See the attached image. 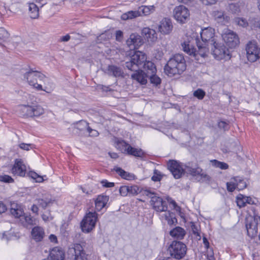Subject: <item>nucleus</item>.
I'll return each instance as SVG.
<instances>
[{"instance_id":"obj_1","label":"nucleus","mask_w":260,"mask_h":260,"mask_svg":"<svg viewBox=\"0 0 260 260\" xmlns=\"http://www.w3.org/2000/svg\"><path fill=\"white\" fill-rule=\"evenodd\" d=\"M202 42L200 41L198 37L195 38L198 51L190 44V42L184 41L181 45L183 50L188 55L192 56L196 59L199 60V56L205 57L208 56L209 52V46H212L215 43V30L212 27H209L202 29L200 32Z\"/></svg>"},{"instance_id":"obj_2","label":"nucleus","mask_w":260,"mask_h":260,"mask_svg":"<svg viewBox=\"0 0 260 260\" xmlns=\"http://www.w3.org/2000/svg\"><path fill=\"white\" fill-rule=\"evenodd\" d=\"M146 55L141 51H135L125 62L126 68L131 71H137L143 68L148 75L155 74L156 68L154 64L146 60Z\"/></svg>"},{"instance_id":"obj_3","label":"nucleus","mask_w":260,"mask_h":260,"mask_svg":"<svg viewBox=\"0 0 260 260\" xmlns=\"http://www.w3.org/2000/svg\"><path fill=\"white\" fill-rule=\"evenodd\" d=\"M143 194L151 198L150 204L156 211L164 212L160 215V218L162 220L167 221L170 226L177 222V219L173 214L167 210L168 206L166 201H164L155 193L149 190H143Z\"/></svg>"},{"instance_id":"obj_4","label":"nucleus","mask_w":260,"mask_h":260,"mask_svg":"<svg viewBox=\"0 0 260 260\" xmlns=\"http://www.w3.org/2000/svg\"><path fill=\"white\" fill-rule=\"evenodd\" d=\"M185 69L184 57L180 54H175L170 58L164 68L165 73L169 77L181 74Z\"/></svg>"},{"instance_id":"obj_5","label":"nucleus","mask_w":260,"mask_h":260,"mask_svg":"<svg viewBox=\"0 0 260 260\" xmlns=\"http://www.w3.org/2000/svg\"><path fill=\"white\" fill-rule=\"evenodd\" d=\"M10 213L15 218H20L21 221L24 219L28 225H33L37 224V220L30 215L24 214L21 206L15 203L11 204Z\"/></svg>"},{"instance_id":"obj_6","label":"nucleus","mask_w":260,"mask_h":260,"mask_svg":"<svg viewBox=\"0 0 260 260\" xmlns=\"http://www.w3.org/2000/svg\"><path fill=\"white\" fill-rule=\"evenodd\" d=\"M24 77L30 86L38 90H42V86L38 83V82L42 81L45 78V75L42 73L30 70L24 75Z\"/></svg>"},{"instance_id":"obj_7","label":"nucleus","mask_w":260,"mask_h":260,"mask_svg":"<svg viewBox=\"0 0 260 260\" xmlns=\"http://www.w3.org/2000/svg\"><path fill=\"white\" fill-rule=\"evenodd\" d=\"M247 59L253 62L259 58L260 49L255 41H249L245 46Z\"/></svg>"},{"instance_id":"obj_8","label":"nucleus","mask_w":260,"mask_h":260,"mask_svg":"<svg viewBox=\"0 0 260 260\" xmlns=\"http://www.w3.org/2000/svg\"><path fill=\"white\" fill-rule=\"evenodd\" d=\"M169 251L172 257L179 259L185 255L186 247L182 242L173 241L169 247Z\"/></svg>"},{"instance_id":"obj_9","label":"nucleus","mask_w":260,"mask_h":260,"mask_svg":"<svg viewBox=\"0 0 260 260\" xmlns=\"http://www.w3.org/2000/svg\"><path fill=\"white\" fill-rule=\"evenodd\" d=\"M210 48L211 49L212 54L216 59L220 60L229 58L230 51L223 44H217L215 42L212 46H209Z\"/></svg>"},{"instance_id":"obj_10","label":"nucleus","mask_w":260,"mask_h":260,"mask_svg":"<svg viewBox=\"0 0 260 260\" xmlns=\"http://www.w3.org/2000/svg\"><path fill=\"white\" fill-rule=\"evenodd\" d=\"M222 37L226 45L231 48H235L240 43L239 37L236 33L229 29L224 30Z\"/></svg>"},{"instance_id":"obj_11","label":"nucleus","mask_w":260,"mask_h":260,"mask_svg":"<svg viewBox=\"0 0 260 260\" xmlns=\"http://www.w3.org/2000/svg\"><path fill=\"white\" fill-rule=\"evenodd\" d=\"M21 110L23 116L30 117H39L44 113V109L40 105H23Z\"/></svg>"},{"instance_id":"obj_12","label":"nucleus","mask_w":260,"mask_h":260,"mask_svg":"<svg viewBox=\"0 0 260 260\" xmlns=\"http://www.w3.org/2000/svg\"><path fill=\"white\" fill-rule=\"evenodd\" d=\"M168 168L175 179L180 178L186 170L184 166L174 160L168 161Z\"/></svg>"},{"instance_id":"obj_13","label":"nucleus","mask_w":260,"mask_h":260,"mask_svg":"<svg viewBox=\"0 0 260 260\" xmlns=\"http://www.w3.org/2000/svg\"><path fill=\"white\" fill-rule=\"evenodd\" d=\"M175 19L181 23H185L189 17L188 10L184 6L176 7L173 11Z\"/></svg>"},{"instance_id":"obj_14","label":"nucleus","mask_w":260,"mask_h":260,"mask_svg":"<svg viewBox=\"0 0 260 260\" xmlns=\"http://www.w3.org/2000/svg\"><path fill=\"white\" fill-rule=\"evenodd\" d=\"M11 172L14 175L24 177L26 173V166L21 159H16Z\"/></svg>"},{"instance_id":"obj_15","label":"nucleus","mask_w":260,"mask_h":260,"mask_svg":"<svg viewBox=\"0 0 260 260\" xmlns=\"http://www.w3.org/2000/svg\"><path fill=\"white\" fill-rule=\"evenodd\" d=\"M143 44L141 37L138 34H132L126 41V44L131 50H135Z\"/></svg>"},{"instance_id":"obj_16","label":"nucleus","mask_w":260,"mask_h":260,"mask_svg":"<svg viewBox=\"0 0 260 260\" xmlns=\"http://www.w3.org/2000/svg\"><path fill=\"white\" fill-rule=\"evenodd\" d=\"M96 219L95 213L89 212L81 222L80 228H94Z\"/></svg>"},{"instance_id":"obj_17","label":"nucleus","mask_w":260,"mask_h":260,"mask_svg":"<svg viewBox=\"0 0 260 260\" xmlns=\"http://www.w3.org/2000/svg\"><path fill=\"white\" fill-rule=\"evenodd\" d=\"M185 172L190 174L192 176H197V177L200 178L199 180H206L209 179V176L203 172L202 169L200 168H191L185 166Z\"/></svg>"},{"instance_id":"obj_18","label":"nucleus","mask_w":260,"mask_h":260,"mask_svg":"<svg viewBox=\"0 0 260 260\" xmlns=\"http://www.w3.org/2000/svg\"><path fill=\"white\" fill-rule=\"evenodd\" d=\"M72 250L74 251L73 260H87V255L80 244H75ZM71 251L72 250H71Z\"/></svg>"},{"instance_id":"obj_19","label":"nucleus","mask_w":260,"mask_h":260,"mask_svg":"<svg viewBox=\"0 0 260 260\" xmlns=\"http://www.w3.org/2000/svg\"><path fill=\"white\" fill-rule=\"evenodd\" d=\"M173 25L171 21L169 19H162L158 25V30L162 34H169L172 30Z\"/></svg>"},{"instance_id":"obj_20","label":"nucleus","mask_w":260,"mask_h":260,"mask_svg":"<svg viewBox=\"0 0 260 260\" xmlns=\"http://www.w3.org/2000/svg\"><path fill=\"white\" fill-rule=\"evenodd\" d=\"M49 257L51 260H63L64 252L61 248L55 247L50 251Z\"/></svg>"},{"instance_id":"obj_21","label":"nucleus","mask_w":260,"mask_h":260,"mask_svg":"<svg viewBox=\"0 0 260 260\" xmlns=\"http://www.w3.org/2000/svg\"><path fill=\"white\" fill-rule=\"evenodd\" d=\"M135 71L131 75L132 78L141 84H145L147 83L148 75L141 69Z\"/></svg>"},{"instance_id":"obj_22","label":"nucleus","mask_w":260,"mask_h":260,"mask_svg":"<svg viewBox=\"0 0 260 260\" xmlns=\"http://www.w3.org/2000/svg\"><path fill=\"white\" fill-rule=\"evenodd\" d=\"M109 201V197L104 195H100L98 197L95 201V206L96 210L101 211L106 205Z\"/></svg>"},{"instance_id":"obj_23","label":"nucleus","mask_w":260,"mask_h":260,"mask_svg":"<svg viewBox=\"0 0 260 260\" xmlns=\"http://www.w3.org/2000/svg\"><path fill=\"white\" fill-rule=\"evenodd\" d=\"M212 15L214 19L219 23L225 24L229 21L228 17L225 16L223 11L218 10L214 11L212 13Z\"/></svg>"},{"instance_id":"obj_24","label":"nucleus","mask_w":260,"mask_h":260,"mask_svg":"<svg viewBox=\"0 0 260 260\" xmlns=\"http://www.w3.org/2000/svg\"><path fill=\"white\" fill-rule=\"evenodd\" d=\"M246 228H260V217L249 216L246 218Z\"/></svg>"},{"instance_id":"obj_25","label":"nucleus","mask_w":260,"mask_h":260,"mask_svg":"<svg viewBox=\"0 0 260 260\" xmlns=\"http://www.w3.org/2000/svg\"><path fill=\"white\" fill-rule=\"evenodd\" d=\"M142 34L148 41L154 42L157 39L155 31L149 28H144L142 29Z\"/></svg>"},{"instance_id":"obj_26","label":"nucleus","mask_w":260,"mask_h":260,"mask_svg":"<svg viewBox=\"0 0 260 260\" xmlns=\"http://www.w3.org/2000/svg\"><path fill=\"white\" fill-rule=\"evenodd\" d=\"M113 170L123 179L127 180H132L135 179V176L134 174L127 172L121 168L115 167Z\"/></svg>"},{"instance_id":"obj_27","label":"nucleus","mask_w":260,"mask_h":260,"mask_svg":"<svg viewBox=\"0 0 260 260\" xmlns=\"http://www.w3.org/2000/svg\"><path fill=\"white\" fill-rule=\"evenodd\" d=\"M31 235L35 241L39 242L43 239L45 236V233L43 229H32Z\"/></svg>"},{"instance_id":"obj_28","label":"nucleus","mask_w":260,"mask_h":260,"mask_svg":"<svg viewBox=\"0 0 260 260\" xmlns=\"http://www.w3.org/2000/svg\"><path fill=\"white\" fill-rule=\"evenodd\" d=\"M107 73L110 75H112L114 77L122 76L123 72L121 68L116 66L111 65L108 67Z\"/></svg>"},{"instance_id":"obj_29","label":"nucleus","mask_w":260,"mask_h":260,"mask_svg":"<svg viewBox=\"0 0 260 260\" xmlns=\"http://www.w3.org/2000/svg\"><path fill=\"white\" fill-rule=\"evenodd\" d=\"M29 16L32 19H36L38 17L39 8L34 2L29 3Z\"/></svg>"},{"instance_id":"obj_30","label":"nucleus","mask_w":260,"mask_h":260,"mask_svg":"<svg viewBox=\"0 0 260 260\" xmlns=\"http://www.w3.org/2000/svg\"><path fill=\"white\" fill-rule=\"evenodd\" d=\"M184 229H173L170 232V235L176 239H182L185 235Z\"/></svg>"},{"instance_id":"obj_31","label":"nucleus","mask_w":260,"mask_h":260,"mask_svg":"<svg viewBox=\"0 0 260 260\" xmlns=\"http://www.w3.org/2000/svg\"><path fill=\"white\" fill-rule=\"evenodd\" d=\"M140 11H130L121 15V19L123 20H127L129 19H133L137 17L140 16Z\"/></svg>"},{"instance_id":"obj_32","label":"nucleus","mask_w":260,"mask_h":260,"mask_svg":"<svg viewBox=\"0 0 260 260\" xmlns=\"http://www.w3.org/2000/svg\"><path fill=\"white\" fill-rule=\"evenodd\" d=\"M116 147L122 152L127 153L129 149V145L122 140H118Z\"/></svg>"},{"instance_id":"obj_33","label":"nucleus","mask_w":260,"mask_h":260,"mask_svg":"<svg viewBox=\"0 0 260 260\" xmlns=\"http://www.w3.org/2000/svg\"><path fill=\"white\" fill-rule=\"evenodd\" d=\"M139 11H140L141 16L142 14L144 15H148L155 10L154 6H142L139 7Z\"/></svg>"},{"instance_id":"obj_34","label":"nucleus","mask_w":260,"mask_h":260,"mask_svg":"<svg viewBox=\"0 0 260 260\" xmlns=\"http://www.w3.org/2000/svg\"><path fill=\"white\" fill-rule=\"evenodd\" d=\"M236 181L237 189L239 190H243L247 187L246 181L241 177L237 176L234 177Z\"/></svg>"},{"instance_id":"obj_35","label":"nucleus","mask_w":260,"mask_h":260,"mask_svg":"<svg viewBox=\"0 0 260 260\" xmlns=\"http://www.w3.org/2000/svg\"><path fill=\"white\" fill-rule=\"evenodd\" d=\"M44 79H45V86L44 88H42V90H44L47 93H50L55 88V85L52 81L46 77Z\"/></svg>"},{"instance_id":"obj_36","label":"nucleus","mask_w":260,"mask_h":260,"mask_svg":"<svg viewBox=\"0 0 260 260\" xmlns=\"http://www.w3.org/2000/svg\"><path fill=\"white\" fill-rule=\"evenodd\" d=\"M128 148L127 154L137 157H142L144 153L141 149L133 148L131 145H129Z\"/></svg>"},{"instance_id":"obj_37","label":"nucleus","mask_w":260,"mask_h":260,"mask_svg":"<svg viewBox=\"0 0 260 260\" xmlns=\"http://www.w3.org/2000/svg\"><path fill=\"white\" fill-rule=\"evenodd\" d=\"M82 124L85 127H87V130L89 133V135L91 136H97L99 135V133L97 131L91 129L89 126H88V123L84 120H81V122H79L78 125Z\"/></svg>"},{"instance_id":"obj_38","label":"nucleus","mask_w":260,"mask_h":260,"mask_svg":"<svg viewBox=\"0 0 260 260\" xmlns=\"http://www.w3.org/2000/svg\"><path fill=\"white\" fill-rule=\"evenodd\" d=\"M52 202V200L50 198H46L45 199H39L38 200V203L39 205L43 208L48 206Z\"/></svg>"},{"instance_id":"obj_39","label":"nucleus","mask_w":260,"mask_h":260,"mask_svg":"<svg viewBox=\"0 0 260 260\" xmlns=\"http://www.w3.org/2000/svg\"><path fill=\"white\" fill-rule=\"evenodd\" d=\"M236 202L237 206L239 208H242L246 205V202L245 196L239 194L236 197Z\"/></svg>"},{"instance_id":"obj_40","label":"nucleus","mask_w":260,"mask_h":260,"mask_svg":"<svg viewBox=\"0 0 260 260\" xmlns=\"http://www.w3.org/2000/svg\"><path fill=\"white\" fill-rule=\"evenodd\" d=\"M211 162L215 167L218 168L222 170H226L229 168V166L227 164L215 159L211 160Z\"/></svg>"},{"instance_id":"obj_41","label":"nucleus","mask_w":260,"mask_h":260,"mask_svg":"<svg viewBox=\"0 0 260 260\" xmlns=\"http://www.w3.org/2000/svg\"><path fill=\"white\" fill-rule=\"evenodd\" d=\"M9 37L8 32L3 27H0V45L6 41Z\"/></svg>"},{"instance_id":"obj_42","label":"nucleus","mask_w":260,"mask_h":260,"mask_svg":"<svg viewBox=\"0 0 260 260\" xmlns=\"http://www.w3.org/2000/svg\"><path fill=\"white\" fill-rule=\"evenodd\" d=\"M128 195L129 196H136L140 192H143L141 189L137 185L129 186Z\"/></svg>"},{"instance_id":"obj_43","label":"nucleus","mask_w":260,"mask_h":260,"mask_svg":"<svg viewBox=\"0 0 260 260\" xmlns=\"http://www.w3.org/2000/svg\"><path fill=\"white\" fill-rule=\"evenodd\" d=\"M226 188L229 192H233L236 188V183L234 177L232 178L229 182L226 183Z\"/></svg>"},{"instance_id":"obj_44","label":"nucleus","mask_w":260,"mask_h":260,"mask_svg":"<svg viewBox=\"0 0 260 260\" xmlns=\"http://www.w3.org/2000/svg\"><path fill=\"white\" fill-rule=\"evenodd\" d=\"M234 22L236 24L246 27L248 26V23L247 20L243 18L237 17L234 19Z\"/></svg>"},{"instance_id":"obj_45","label":"nucleus","mask_w":260,"mask_h":260,"mask_svg":"<svg viewBox=\"0 0 260 260\" xmlns=\"http://www.w3.org/2000/svg\"><path fill=\"white\" fill-rule=\"evenodd\" d=\"M148 78H149L151 83L154 84L155 85L159 84L161 82L160 78L156 76L155 74L148 75Z\"/></svg>"},{"instance_id":"obj_46","label":"nucleus","mask_w":260,"mask_h":260,"mask_svg":"<svg viewBox=\"0 0 260 260\" xmlns=\"http://www.w3.org/2000/svg\"><path fill=\"white\" fill-rule=\"evenodd\" d=\"M28 175L30 177L34 179L37 182H42L43 181V176L39 175L37 173L35 172L30 171L28 173Z\"/></svg>"},{"instance_id":"obj_47","label":"nucleus","mask_w":260,"mask_h":260,"mask_svg":"<svg viewBox=\"0 0 260 260\" xmlns=\"http://www.w3.org/2000/svg\"><path fill=\"white\" fill-rule=\"evenodd\" d=\"M0 181L5 183H13L14 179L8 175H0Z\"/></svg>"},{"instance_id":"obj_48","label":"nucleus","mask_w":260,"mask_h":260,"mask_svg":"<svg viewBox=\"0 0 260 260\" xmlns=\"http://www.w3.org/2000/svg\"><path fill=\"white\" fill-rule=\"evenodd\" d=\"M193 95L199 100H202L205 95V92L201 89H198L193 92Z\"/></svg>"},{"instance_id":"obj_49","label":"nucleus","mask_w":260,"mask_h":260,"mask_svg":"<svg viewBox=\"0 0 260 260\" xmlns=\"http://www.w3.org/2000/svg\"><path fill=\"white\" fill-rule=\"evenodd\" d=\"M230 10L233 13H238L240 11V6L238 4H232L230 5Z\"/></svg>"},{"instance_id":"obj_50","label":"nucleus","mask_w":260,"mask_h":260,"mask_svg":"<svg viewBox=\"0 0 260 260\" xmlns=\"http://www.w3.org/2000/svg\"><path fill=\"white\" fill-rule=\"evenodd\" d=\"M247 235L251 238L256 237L257 234V229H246Z\"/></svg>"},{"instance_id":"obj_51","label":"nucleus","mask_w":260,"mask_h":260,"mask_svg":"<svg viewBox=\"0 0 260 260\" xmlns=\"http://www.w3.org/2000/svg\"><path fill=\"white\" fill-rule=\"evenodd\" d=\"M129 186H122L119 188V192L122 196L128 195Z\"/></svg>"},{"instance_id":"obj_52","label":"nucleus","mask_w":260,"mask_h":260,"mask_svg":"<svg viewBox=\"0 0 260 260\" xmlns=\"http://www.w3.org/2000/svg\"><path fill=\"white\" fill-rule=\"evenodd\" d=\"M169 201L170 202V205H172L173 209L176 210V212L181 214V208L177 205L175 201L172 200H171L170 201L169 200Z\"/></svg>"},{"instance_id":"obj_53","label":"nucleus","mask_w":260,"mask_h":260,"mask_svg":"<svg viewBox=\"0 0 260 260\" xmlns=\"http://www.w3.org/2000/svg\"><path fill=\"white\" fill-rule=\"evenodd\" d=\"M42 218L45 221H49L53 219V217L50 215L48 212H45L42 215Z\"/></svg>"},{"instance_id":"obj_54","label":"nucleus","mask_w":260,"mask_h":260,"mask_svg":"<svg viewBox=\"0 0 260 260\" xmlns=\"http://www.w3.org/2000/svg\"><path fill=\"white\" fill-rule=\"evenodd\" d=\"M218 126L224 130H227L229 128V124L223 121H220L218 122Z\"/></svg>"},{"instance_id":"obj_55","label":"nucleus","mask_w":260,"mask_h":260,"mask_svg":"<svg viewBox=\"0 0 260 260\" xmlns=\"http://www.w3.org/2000/svg\"><path fill=\"white\" fill-rule=\"evenodd\" d=\"M116 40L121 42L123 39V32L121 30H117L115 33Z\"/></svg>"},{"instance_id":"obj_56","label":"nucleus","mask_w":260,"mask_h":260,"mask_svg":"<svg viewBox=\"0 0 260 260\" xmlns=\"http://www.w3.org/2000/svg\"><path fill=\"white\" fill-rule=\"evenodd\" d=\"M101 184L105 187H112L114 186L113 182H109L106 180H104L101 181Z\"/></svg>"},{"instance_id":"obj_57","label":"nucleus","mask_w":260,"mask_h":260,"mask_svg":"<svg viewBox=\"0 0 260 260\" xmlns=\"http://www.w3.org/2000/svg\"><path fill=\"white\" fill-rule=\"evenodd\" d=\"M13 235L12 232L10 231L9 232H6L3 234V236L2 237V239H10L12 237Z\"/></svg>"},{"instance_id":"obj_58","label":"nucleus","mask_w":260,"mask_h":260,"mask_svg":"<svg viewBox=\"0 0 260 260\" xmlns=\"http://www.w3.org/2000/svg\"><path fill=\"white\" fill-rule=\"evenodd\" d=\"M19 146L22 149L27 151L29 150L30 148H31V144H29L21 143L20 144Z\"/></svg>"},{"instance_id":"obj_59","label":"nucleus","mask_w":260,"mask_h":260,"mask_svg":"<svg viewBox=\"0 0 260 260\" xmlns=\"http://www.w3.org/2000/svg\"><path fill=\"white\" fill-rule=\"evenodd\" d=\"M207 260H215L213 252L211 249L207 251Z\"/></svg>"},{"instance_id":"obj_60","label":"nucleus","mask_w":260,"mask_h":260,"mask_svg":"<svg viewBox=\"0 0 260 260\" xmlns=\"http://www.w3.org/2000/svg\"><path fill=\"white\" fill-rule=\"evenodd\" d=\"M201 1L205 5H209L215 4L217 0H201Z\"/></svg>"},{"instance_id":"obj_61","label":"nucleus","mask_w":260,"mask_h":260,"mask_svg":"<svg viewBox=\"0 0 260 260\" xmlns=\"http://www.w3.org/2000/svg\"><path fill=\"white\" fill-rule=\"evenodd\" d=\"M7 210L6 205L2 202H0V214L4 213Z\"/></svg>"},{"instance_id":"obj_62","label":"nucleus","mask_w":260,"mask_h":260,"mask_svg":"<svg viewBox=\"0 0 260 260\" xmlns=\"http://www.w3.org/2000/svg\"><path fill=\"white\" fill-rule=\"evenodd\" d=\"M71 37L69 35L67 34L64 36H62L60 38V41L61 42H68L70 40Z\"/></svg>"},{"instance_id":"obj_63","label":"nucleus","mask_w":260,"mask_h":260,"mask_svg":"<svg viewBox=\"0 0 260 260\" xmlns=\"http://www.w3.org/2000/svg\"><path fill=\"white\" fill-rule=\"evenodd\" d=\"M49 240L51 242L56 243L57 242V237L55 235L51 234L49 236Z\"/></svg>"},{"instance_id":"obj_64","label":"nucleus","mask_w":260,"mask_h":260,"mask_svg":"<svg viewBox=\"0 0 260 260\" xmlns=\"http://www.w3.org/2000/svg\"><path fill=\"white\" fill-rule=\"evenodd\" d=\"M245 197L246 204H248L252 205V204H254V201L252 199V198L251 197H247V196H245Z\"/></svg>"}]
</instances>
